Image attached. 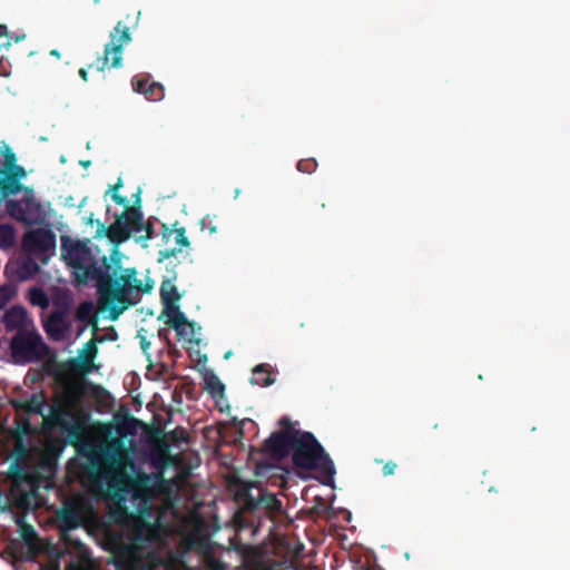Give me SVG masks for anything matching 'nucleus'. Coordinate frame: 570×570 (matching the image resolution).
Instances as JSON below:
<instances>
[{
    "instance_id": "obj_28",
    "label": "nucleus",
    "mask_w": 570,
    "mask_h": 570,
    "mask_svg": "<svg viewBox=\"0 0 570 570\" xmlns=\"http://www.w3.org/2000/svg\"><path fill=\"white\" fill-rule=\"evenodd\" d=\"M28 299L33 306L46 308L49 306V297L40 287H31L28 292Z\"/></svg>"
},
{
    "instance_id": "obj_46",
    "label": "nucleus",
    "mask_w": 570,
    "mask_h": 570,
    "mask_svg": "<svg viewBox=\"0 0 570 570\" xmlns=\"http://www.w3.org/2000/svg\"><path fill=\"white\" fill-rule=\"evenodd\" d=\"M79 77H80L83 81H87V80H88V71H87V69L81 68V69L79 70Z\"/></svg>"
},
{
    "instance_id": "obj_5",
    "label": "nucleus",
    "mask_w": 570,
    "mask_h": 570,
    "mask_svg": "<svg viewBox=\"0 0 570 570\" xmlns=\"http://www.w3.org/2000/svg\"><path fill=\"white\" fill-rule=\"evenodd\" d=\"M292 462L302 470H318L327 479H333L335 474L333 461L315 435L307 431L295 438Z\"/></svg>"
},
{
    "instance_id": "obj_3",
    "label": "nucleus",
    "mask_w": 570,
    "mask_h": 570,
    "mask_svg": "<svg viewBox=\"0 0 570 570\" xmlns=\"http://www.w3.org/2000/svg\"><path fill=\"white\" fill-rule=\"evenodd\" d=\"M155 528L144 517H136L127 541L119 540L112 547L109 563L115 570H157L163 561L146 548L154 540Z\"/></svg>"
},
{
    "instance_id": "obj_41",
    "label": "nucleus",
    "mask_w": 570,
    "mask_h": 570,
    "mask_svg": "<svg viewBox=\"0 0 570 570\" xmlns=\"http://www.w3.org/2000/svg\"><path fill=\"white\" fill-rule=\"evenodd\" d=\"M43 367L48 374L55 375L57 379H59L61 375V373L58 371V364L53 361L47 362Z\"/></svg>"
},
{
    "instance_id": "obj_23",
    "label": "nucleus",
    "mask_w": 570,
    "mask_h": 570,
    "mask_svg": "<svg viewBox=\"0 0 570 570\" xmlns=\"http://www.w3.org/2000/svg\"><path fill=\"white\" fill-rule=\"evenodd\" d=\"M76 318L77 321L85 324H95L96 325V315H95V306L90 301L81 302L76 309Z\"/></svg>"
},
{
    "instance_id": "obj_22",
    "label": "nucleus",
    "mask_w": 570,
    "mask_h": 570,
    "mask_svg": "<svg viewBox=\"0 0 570 570\" xmlns=\"http://www.w3.org/2000/svg\"><path fill=\"white\" fill-rule=\"evenodd\" d=\"M268 364H259L254 367L253 376L250 379L252 384H256L259 386H269L274 383V380L271 376Z\"/></svg>"
},
{
    "instance_id": "obj_37",
    "label": "nucleus",
    "mask_w": 570,
    "mask_h": 570,
    "mask_svg": "<svg viewBox=\"0 0 570 570\" xmlns=\"http://www.w3.org/2000/svg\"><path fill=\"white\" fill-rule=\"evenodd\" d=\"M296 167L302 173L312 174L317 168V161L314 158L301 159Z\"/></svg>"
},
{
    "instance_id": "obj_18",
    "label": "nucleus",
    "mask_w": 570,
    "mask_h": 570,
    "mask_svg": "<svg viewBox=\"0 0 570 570\" xmlns=\"http://www.w3.org/2000/svg\"><path fill=\"white\" fill-rule=\"evenodd\" d=\"M2 322L7 331H27L32 327V321L28 317L27 309L20 305H16L6 311Z\"/></svg>"
},
{
    "instance_id": "obj_27",
    "label": "nucleus",
    "mask_w": 570,
    "mask_h": 570,
    "mask_svg": "<svg viewBox=\"0 0 570 570\" xmlns=\"http://www.w3.org/2000/svg\"><path fill=\"white\" fill-rule=\"evenodd\" d=\"M163 236L168 239L173 235L175 236V242L179 247H188L190 245L189 239L186 236V230L184 227L170 229L166 225L163 226Z\"/></svg>"
},
{
    "instance_id": "obj_32",
    "label": "nucleus",
    "mask_w": 570,
    "mask_h": 570,
    "mask_svg": "<svg viewBox=\"0 0 570 570\" xmlns=\"http://www.w3.org/2000/svg\"><path fill=\"white\" fill-rule=\"evenodd\" d=\"M17 294L13 285L0 286V309H2Z\"/></svg>"
},
{
    "instance_id": "obj_34",
    "label": "nucleus",
    "mask_w": 570,
    "mask_h": 570,
    "mask_svg": "<svg viewBox=\"0 0 570 570\" xmlns=\"http://www.w3.org/2000/svg\"><path fill=\"white\" fill-rule=\"evenodd\" d=\"M168 439L178 444L188 440V433L184 428L177 426L168 433Z\"/></svg>"
},
{
    "instance_id": "obj_29",
    "label": "nucleus",
    "mask_w": 570,
    "mask_h": 570,
    "mask_svg": "<svg viewBox=\"0 0 570 570\" xmlns=\"http://www.w3.org/2000/svg\"><path fill=\"white\" fill-rule=\"evenodd\" d=\"M165 96V88L159 82H151L145 91V97L150 101H160Z\"/></svg>"
},
{
    "instance_id": "obj_50",
    "label": "nucleus",
    "mask_w": 570,
    "mask_h": 570,
    "mask_svg": "<svg viewBox=\"0 0 570 570\" xmlns=\"http://www.w3.org/2000/svg\"><path fill=\"white\" fill-rule=\"evenodd\" d=\"M50 55H51V56H55V57H57V58H60V52H59L57 49H52V50L50 51Z\"/></svg>"
},
{
    "instance_id": "obj_9",
    "label": "nucleus",
    "mask_w": 570,
    "mask_h": 570,
    "mask_svg": "<svg viewBox=\"0 0 570 570\" xmlns=\"http://www.w3.org/2000/svg\"><path fill=\"white\" fill-rule=\"evenodd\" d=\"M3 156L4 165L0 166V205L7 197L14 196L26 188L21 179L27 176V170L17 164L16 154L10 147L4 148Z\"/></svg>"
},
{
    "instance_id": "obj_25",
    "label": "nucleus",
    "mask_w": 570,
    "mask_h": 570,
    "mask_svg": "<svg viewBox=\"0 0 570 570\" xmlns=\"http://www.w3.org/2000/svg\"><path fill=\"white\" fill-rule=\"evenodd\" d=\"M35 258L36 257L30 255L29 257L22 259L18 271L20 279L31 278L39 273L40 267Z\"/></svg>"
},
{
    "instance_id": "obj_14",
    "label": "nucleus",
    "mask_w": 570,
    "mask_h": 570,
    "mask_svg": "<svg viewBox=\"0 0 570 570\" xmlns=\"http://www.w3.org/2000/svg\"><path fill=\"white\" fill-rule=\"evenodd\" d=\"M97 341V337L90 338L83 345V348L80 351L79 356L70 358L68 361V367L71 372L86 375L95 370V358L97 357L98 354Z\"/></svg>"
},
{
    "instance_id": "obj_4",
    "label": "nucleus",
    "mask_w": 570,
    "mask_h": 570,
    "mask_svg": "<svg viewBox=\"0 0 570 570\" xmlns=\"http://www.w3.org/2000/svg\"><path fill=\"white\" fill-rule=\"evenodd\" d=\"M97 223L98 228L95 237L106 236L115 246L128 240L132 234L137 235V242L151 239L154 235L153 224L144 222L139 191L136 194L135 205L127 206L121 214L116 215L112 224L105 226L99 220Z\"/></svg>"
},
{
    "instance_id": "obj_51",
    "label": "nucleus",
    "mask_w": 570,
    "mask_h": 570,
    "mask_svg": "<svg viewBox=\"0 0 570 570\" xmlns=\"http://www.w3.org/2000/svg\"><path fill=\"white\" fill-rule=\"evenodd\" d=\"M67 393H68V395L75 394L73 387L72 386H68L67 387Z\"/></svg>"
},
{
    "instance_id": "obj_7",
    "label": "nucleus",
    "mask_w": 570,
    "mask_h": 570,
    "mask_svg": "<svg viewBox=\"0 0 570 570\" xmlns=\"http://www.w3.org/2000/svg\"><path fill=\"white\" fill-rule=\"evenodd\" d=\"M10 350L17 363L22 364L40 361L49 353L48 345L33 326L16 333L11 340Z\"/></svg>"
},
{
    "instance_id": "obj_20",
    "label": "nucleus",
    "mask_w": 570,
    "mask_h": 570,
    "mask_svg": "<svg viewBox=\"0 0 570 570\" xmlns=\"http://www.w3.org/2000/svg\"><path fill=\"white\" fill-rule=\"evenodd\" d=\"M160 298L164 305L163 314L166 316L173 315V311H180L177 302L180 299V294L177 287L170 279H166L160 285Z\"/></svg>"
},
{
    "instance_id": "obj_19",
    "label": "nucleus",
    "mask_w": 570,
    "mask_h": 570,
    "mask_svg": "<svg viewBox=\"0 0 570 570\" xmlns=\"http://www.w3.org/2000/svg\"><path fill=\"white\" fill-rule=\"evenodd\" d=\"M9 403L18 412L22 411L26 414H38L45 416L47 396L43 392H39L31 394L28 400L11 399Z\"/></svg>"
},
{
    "instance_id": "obj_11",
    "label": "nucleus",
    "mask_w": 570,
    "mask_h": 570,
    "mask_svg": "<svg viewBox=\"0 0 570 570\" xmlns=\"http://www.w3.org/2000/svg\"><path fill=\"white\" fill-rule=\"evenodd\" d=\"M22 248L42 264H47L56 248V236L50 229H31L23 235Z\"/></svg>"
},
{
    "instance_id": "obj_12",
    "label": "nucleus",
    "mask_w": 570,
    "mask_h": 570,
    "mask_svg": "<svg viewBox=\"0 0 570 570\" xmlns=\"http://www.w3.org/2000/svg\"><path fill=\"white\" fill-rule=\"evenodd\" d=\"M22 190L24 191L22 199L7 202V212L18 222L32 224L38 219L40 204L35 198L33 190L31 188L28 187Z\"/></svg>"
},
{
    "instance_id": "obj_38",
    "label": "nucleus",
    "mask_w": 570,
    "mask_h": 570,
    "mask_svg": "<svg viewBox=\"0 0 570 570\" xmlns=\"http://www.w3.org/2000/svg\"><path fill=\"white\" fill-rule=\"evenodd\" d=\"M9 475L12 480H24L26 474L21 463L16 460L9 466Z\"/></svg>"
},
{
    "instance_id": "obj_33",
    "label": "nucleus",
    "mask_w": 570,
    "mask_h": 570,
    "mask_svg": "<svg viewBox=\"0 0 570 570\" xmlns=\"http://www.w3.org/2000/svg\"><path fill=\"white\" fill-rule=\"evenodd\" d=\"M13 229L8 225H0V246H10L13 242Z\"/></svg>"
},
{
    "instance_id": "obj_36",
    "label": "nucleus",
    "mask_w": 570,
    "mask_h": 570,
    "mask_svg": "<svg viewBox=\"0 0 570 570\" xmlns=\"http://www.w3.org/2000/svg\"><path fill=\"white\" fill-rule=\"evenodd\" d=\"M278 425L281 426L279 431H288L291 435L297 436L298 434L303 433L304 431L297 430L295 428V423H293L289 417L282 416L278 420Z\"/></svg>"
},
{
    "instance_id": "obj_48",
    "label": "nucleus",
    "mask_w": 570,
    "mask_h": 570,
    "mask_svg": "<svg viewBox=\"0 0 570 570\" xmlns=\"http://www.w3.org/2000/svg\"><path fill=\"white\" fill-rule=\"evenodd\" d=\"M24 38H26L24 33H22L20 36L17 35V36L12 37V41L19 42V41L23 40Z\"/></svg>"
},
{
    "instance_id": "obj_8",
    "label": "nucleus",
    "mask_w": 570,
    "mask_h": 570,
    "mask_svg": "<svg viewBox=\"0 0 570 570\" xmlns=\"http://www.w3.org/2000/svg\"><path fill=\"white\" fill-rule=\"evenodd\" d=\"M239 497L243 500L244 509L248 512L258 515L265 514L272 520L279 518L283 513L282 501L276 494L262 487L249 485L239 493Z\"/></svg>"
},
{
    "instance_id": "obj_44",
    "label": "nucleus",
    "mask_w": 570,
    "mask_h": 570,
    "mask_svg": "<svg viewBox=\"0 0 570 570\" xmlns=\"http://www.w3.org/2000/svg\"><path fill=\"white\" fill-rule=\"evenodd\" d=\"M50 570H60V566L58 562L53 563L50 568ZM65 570H78L77 566L73 562H70L66 566Z\"/></svg>"
},
{
    "instance_id": "obj_16",
    "label": "nucleus",
    "mask_w": 570,
    "mask_h": 570,
    "mask_svg": "<svg viewBox=\"0 0 570 570\" xmlns=\"http://www.w3.org/2000/svg\"><path fill=\"white\" fill-rule=\"evenodd\" d=\"M174 314L167 316L166 324L176 331L178 338H183L189 343L196 342V324L188 321L186 315L181 311H173Z\"/></svg>"
},
{
    "instance_id": "obj_40",
    "label": "nucleus",
    "mask_w": 570,
    "mask_h": 570,
    "mask_svg": "<svg viewBox=\"0 0 570 570\" xmlns=\"http://www.w3.org/2000/svg\"><path fill=\"white\" fill-rule=\"evenodd\" d=\"M200 225L202 229L208 230L209 234H214L217 232V224L215 223V217L207 215L202 219Z\"/></svg>"
},
{
    "instance_id": "obj_6",
    "label": "nucleus",
    "mask_w": 570,
    "mask_h": 570,
    "mask_svg": "<svg viewBox=\"0 0 570 570\" xmlns=\"http://www.w3.org/2000/svg\"><path fill=\"white\" fill-rule=\"evenodd\" d=\"M295 435H291L288 431L273 432L262 444L261 452L267 456V460H259L255 465V474L262 479L282 478L284 470L279 466V462L292 454Z\"/></svg>"
},
{
    "instance_id": "obj_45",
    "label": "nucleus",
    "mask_w": 570,
    "mask_h": 570,
    "mask_svg": "<svg viewBox=\"0 0 570 570\" xmlns=\"http://www.w3.org/2000/svg\"><path fill=\"white\" fill-rule=\"evenodd\" d=\"M140 338V347L144 352H147V350L150 347V342L147 340L146 336L138 335Z\"/></svg>"
},
{
    "instance_id": "obj_15",
    "label": "nucleus",
    "mask_w": 570,
    "mask_h": 570,
    "mask_svg": "<svg viewBox=\"0 0 570 570\" xmlns=\"http://www.w3.org/2000/svg\"><path fill=\"white\" fill-rule=\"evenodd\" d=\"M70 328V323L68 321V307L63 306L61 308L55 309L47 318L45 323V330L47 334L56 340H62L67 332Z\"/></svg>"
},
{
    "instance_id": "obj_30",
    "label": "nucleus",
    "mask_w": 570,
    "mask_h": 570,
    "mask_svg": "<svg viewBox=\"0 0 570 570\" xmlns=\"http://www.w3.org/2000/svg\"><path fill=\"white\" fill-rule=\"evenodd\" d=\"M20 535L27 544H32L37 540V532L35 528L28 523L19 521Z\"/></svg>"
},
{
    "instance_id": "obj_49",
    "label": "nucleus",
    "mask_w": 570,
    "mask_h": 570,
    "mask_svg": "<svg viewBox=\"0 0 570 570\" xmlns=\"http://www.w3.org/2000/svg\"><path fill=\"white\" fill-rule=\"evenodd\" d=\"M6 552L10 553L12 557L17 558L16 552L13 551V548L11 544H9L6 550Z\"/></svg>"
},
{
    "instance_id": "obj_2",
    "label": "nucleus",
    "mask_w": 570,
    "mask_h": 570,
    "mask_svg": "<svg viewBox=\"0 0 570 570\" xmlns=\"http://www.w3.org/2000/svg\"><path fill=\"white\" fill-rule=\"evenodd\" d=\"M134 468L120 440H112L105 450V462L97 472V476L105 480L109 497L118 502H125L127 494L132 500L144 503L141 514L149 511L148 504L160 492L163 478L160 474L137 472L134 476L126 471Z\"/></svg>"
},
{
    "instance_id": "obj_35",
    "label": "nucleus",
    "mask_w": 570,
    "mask_h": 570,
    "mask_svg": "<svg viewBox=\"0 0 570 570\" xmlns=\"http://www.w3.org/2000/svg\"><path fill=\"white\" fill-rule=\"evenodd\" d=\"M122 187V180L119 178L117 183L111 186L108 193H111V199L117 204L125 206L127 204V198L118 194V189Z\"/></svg>"
},
{
    "instance_id": "obj_42",
    "label": "nucleus",
    "mask_w": 570,
    "mask_h": 570,
    "mask_svg": "<svg viewBox=\"0 0 570 570\" xmlns=\"http://www.w3.org/2000/svg\"><path fill=\"white\" fill-rule=\"evenodd\" d=\"M396 468H397V464L394 461H387L383 465L382 474L384 476L393 475L395 473Z\"/></svg>"
},
{
    "instance_id": "obj_13",
    "label": "nucleus",
    "mask_w": 570,
    "mask_h": 570,
    "mask_svg": "<svg viewBox=\"0 0 570 570\" xmlns=\"http://www.w3.org/2000/svg\"><path fill=\"white\" fill-rule=\"evenodd\" d=\"M243 566L245 570H298L297 562L292 557L271 558L258 553L245 556Z\"/></svg>"
},
{
    "instance_id": "obj_17",
    "label": "nucleus",
    "mask_w": 570,
    "mask_h": 570,
    "mask_svg": "<svg viewBox=\"0 0 570 570\" xmlns=\"http://www.w3.org/2000/svg\"><path fill=\"white\" fill-rule=\"evenodd\" d=\"M61 531H69L79 528L83 522L81 508L75 502H66L57 512Z\"/></svg>"
},
{
    "instance_id": "obj_21",
    "label": "nucleus",
    "mask_w": 570,
    "mask_h": 570,
    "mask_svg": "<svg viewBox=\"0 0 570 570\" xmlns=\"http://www.w3.org/2000/svg\"><path fill=\"white\" fill-rule=\"evenodd\" d=\"M71 415L70 412L62 406H51L50 407V417L55 424L60 425L62 429L68 431V435L72 439L73 442L78 441L82 433L83 426L79 423L73 424L71 426H67L63 422V416Z\"/></svg>"
},
{
    "instance_id": "obj_39",
    "label": "nucleus",
    "mask_w": 570,
    "mask_h": 570,
    "mask_svg": "<svg viewBox=\"0 0 570 570\" xmlns=\"http://www.w3.org/2000/svg\"><path fill=\"white\" fill-rule=\"evenodd\" d=\"M17 431L21 435H27L31 432V424L29 419L27 417H17L16 419Z\"/></svg>"
},
{
    "instance_id": "obj_24",
    "label": "nucleus",
    "mask_w": 570,
    "mask_h": 570,
    "mask_svg": "<svg viewBox=\"0 0 570 570\" xmlns=\"http://www.w3.org/2000/svg\"><path fill=\"white\" fill-rule=\"evenodd\" d=\"M205 390L210 394L213 399H220L225 394V385L214 373L206 375Z\"/></svg>"
},
{
    "instance_id": "obj_26",
    "label": "nucleus",
    "mask_w": 570,
    "mask_h": 570,
    "mask_svg": "<svg viewBox=\"0 0 570 570\" xmlns=\"http://www.w3.org/2000/svg\"><path fill=\"white\" fill-rule=\"evenodd\" d=\"M139 424L138 419L128 415L117 423V432L120 436L135 435Z\"/></svg>"
},
{
    "instance_id": "obj_1",
    "label": "nucleus",
    "mask_w": 570,
    "mask_h": 570,
    "mask_svg": "<svg viewBox=\"0 0 570 570\" xmlns=\"http://www.w3.org/2000/svg\"><path fill=\"white\" fill-rule=\"evenodd\" d=\"M61 250L67 265L73 271L77 284L96 282L100 309L108 311L111 321L118 320L127 308L138 303V293H149L153 289L154 282L148 279L142 284L137 278L136 268H126L118 275L121 268L120 258L110 262L104 256L99 265L85 242H63Z\"/></svg>"
},
{
    "instance_id": "obj_31",
    "label": "nucleus",
    "mask_w": 570,
    "mask_h": 570,
    "mask_svg": "<svg viewBox=\"0 0 570 570\" xmlns=\"http://www.w3.org/2000/svg\"><path fill=\"white\" fill-rule=\"evenodd\" d=\"M149 83H151L149 75L135 76L131 80L134 91L142 94L144 96Z\"/></svg>"
},
{
    "instance_id": "obj_47",
    "label": "nucleus",
    "mask_w": 570,
    "mask_h": 570,
    "mask_svg": "<svg viewBox=\"0 0 570 570\" xmlns=\"http://www.w3.org/2000/svg\"><path fill=\"white\" fill-rule=\"evenodd\" d=\"M116 512L119 513L120 515H126L127 509L124 505H119V508Z\"/></svg>"
},
{
    "instance_id": "obj_10",
    "label": "nucleus",
    "mask_w": 570,
    "mask_h": 570,
    "mask_svg": "<svg viewBox=\"0 0 570 570\" xmlns=\"http://www.w3.org/2000/svg\"><path fill=\"white\" fill-rule=\"evenodd\" d=\"M110 41L105 45L104 56L97 65L98 71H104L107 67L119 68L122 65L124 46L131 42L132 37L130 28L122 21H118L110 32Z\"/></svg>"
},
{
    "instance_id": "obj_43",
    "label": "nucleus",
    "mask_w": 570,
    "mask_h": 570,
    "mask_svg": "<svg viewBox=\"0 0 570 570\" xmlns=\"http://www.w3.org/2000/svg\"><path fill=\"white\" fill-rule=\"evenodd\" d=\"M177 252H180V249L170 248V249H164L159 252V262H163L164 259H168L176 255Z\"/></svg>"
}]
</instances>
